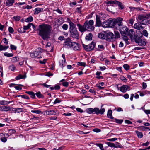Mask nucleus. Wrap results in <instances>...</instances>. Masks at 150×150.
<instances>
[{"instance_id": "obj_1", "label": "nucleus", "mask_w": 150, "mask_h": 150, "mask_svg": "<svg viewBox=\"0 0 150 150\" xmlns=\"http://www.w3.org/2000/svg\"><path fill=\"white\" fill-rule=\"evenodd\" d=\"M51 26L47 24H43L39 25L38 30L39 31L38 35L44 40H47L50 38L51 30Z\"/></svg>"}, {"instance_id": "obj_2", "label": "nucleus", "mask_w": 150, "mask_h": 150, "mask_svg": "<svg viewBox=\"0 0 150 150\" xmlns=\"http://www.w3.org/2000/svg\"><path fill=\"white\" fill-rule=\"evenodd\" d=\"M94 21L92 20L89 21L86 20L84 23L83 25H82L80 24H77V26L78 27L79 30L81 33L88 31H92L94 29Z\"/></svg>"}, {"instance_id": "obj_3", "label": "nucleus", "mask_w": 150, "mask_h": 150, "mask_svg": "<svg viewBox=\"0 0 150 150\" xmlns=\"http://www.w3.org/2000/svg\"><path fill=\"white\" fill-rule=\"evenodd\" d=\"M67 21L69 25V31L70 33V36L74 39H78L79 38V33L74 24L69 18H67Z\"/></svg>"}, {"instance_id": "obj_4", "label": "nucleus", "mask_w": 150, "mask_h": 150, "mask_svg": "<svg viewBox=\"0 0 150 150\" xmlns=\"http://www.w3.org/2000/svg\"><path fill=\"white\" fill-rule=\"evenodd\" d=\"M102 107L103 105L101 106V108L100 110L97 108H88L86 110L87 112L89 114L96 113L97 115L100 114L102 115L105 112V109L104 108H102Z\"/></svg>"}, {"instance_id": "obj_5", "label": "nucleus", "mask_w": 150, "mask_h": 150, "mask_svg": "<svg viewBox=\"0 0 150 150\" xmlns=\"http://www.w3.org/2000/svg\"><path fill=\"white\" fill-rule=\"evenodd\" d=\"M103 27H114V19H110L103 22L102 24Z\"/></svg>"}, {"instance_id": "obj_6", "label": "nucleus", "mask_w": 150, "mask_h": 150, "mask_svg": "<svg viewBox=\"0 0 150 150\" xmlns=\"http://www.w3.org/2000/svg\"><path fill=\"white\" fill-rule=\"evenodd\" d=\"M83 48L87 51H90L93 50L96 45V42L92 41L91 43L88 45H86L83 44Z\"/></svg>"}, {"instance_id": "obj_7", "label": "nucleus", "mask_w": 150, "mask_h": 150, "mask_svg": "<svg viewBox=\"0 0 150 150\" xmlns=\"http://www.w3.org/2000/svg\"><path fill=\"white\" fill-rule=\"evenodd\" d=\"M64 40V42L63 44L64 47L68 49L71 48L72 45H73L72 43L73 42H72L71 39L68 37L65 39Z\"/></svg>"}, {"instance_id": "obj_8", "label": "nucleus", "mask_w": 150, "mask_h": 150, "mask_svg": "<svg viewBox=\"0 0 150 150\" xmlns=\"http://www.w3.org/2000/svg\"><path fill=\"white\" fill-rule=\"evenodd\" d=\"M135 41L140 46H144L146 43V41L145 39H141L139 37H136L135 38Z\"/></svg>"}, {"instance_id": "obj_9", "label": "nucleus", "mask_w": 150, "mask_h": 150, "mask_svg": "<svg viewBox=\"0 0 150 150\" xmlns=\"http://www.w3.org/2000/svg\"><path fill=\"white\" fill-rule=\"evenodd\" d=\"M122 19L121 18H117L114 19V26H116L117 27V26L119 28L122 25Z\"/></svg>"}, {"instance_id": "obj_10", "label": "nucleus", "mask_w": 150, "mask_h": 150, "mask_svg": "<svg viewBox=\"0 0 150 150\" xmlns=\"http://www.w3.org/2000/svg\"><path fill=\"white\" fill-rule=\"evenodd\" d=\"M106 4H116L121 9H122L124 8V6L122 4L118 1L109 0L106 2Z\"/></svg>"}, {"instance_id": "obj_11", "label": "nucleus", "mask_w": 150, "mask_h": 150, "mask_svg": "<svg viewBox=\"0 0 150 150\" xmlns=\"http://www.w3.org/2000/svg\"><path fill=\"white\" fill-rule=\"evenodd\" d=\"M105 35L106 38V40L108 41H110L114 38L113 34L109 31H106L105 32Z\"/></svg>"}, {"instance_id": "obj_12", "label": "nucleus", "mask_w": 150, "mask_h": 150, "mask_svg": "<svg viewBox=\"0 0 150 150\" xmlns=\"http://www.w3.org/2000/svg\"><path fill=\"white\" fill-rule=\"evenodd\" d=\"M41 52L40 51H35L33 53H30V56L32 58H41Z\"/></svg>"}, {"instance_id": "obj_13", "label": "nucleus", "mask_w": 150, "mask_h": 150, "mask_svg": "<svg viewBox=\"0 0 150 150\" xmlns=\"http://www.w3.org/2000/svg\"><path fill=\"white\" fill-rule=\"evenodd\" d=\"M120 28V32L122 35H126L127 34V32L128 31L129 29L125 26L122 27L121 26Z\"/></svg>"}, {"instance_id": "obj_14", "label": "nucleus", "mask_w": 150, "mask_h": 150, "mask_svg": "<svg viewBox=\"0 0 150 150\" xmlns=\"http://www.w3.org/2000/svg\"><path fill=\"white\" fill-rule=\"evenodd\" d=\"M101 19L100 17L98 15H96V23L95 25L96 27L101 26L102 24L101 23Z\"/></svg>"}, {"instance_id": "obj_15", "label": "nucleus", "mask_w": 150, "mask_h": 150, "mask_svg": "<svg viewBox=\"0 0 150 150\" xmlns=\"http://www.w3.org/2000/svg\"><path fill=\"white\" fill-rule=\"evenodd\" d=\"M134 34L135 33L134 31V30L130 29L129 31H127L126 35L129 36L131 39H133L134 38Z\"/></svg>"}, {"instance_id": "obj_16", "label": "nucleus", "mask_w": 150, "mask_h": 150, "mask_svg": "<svg viewBox=\"0 0 150 150\" xmlns=\"http://www.w3.org/2000/svg\"><path fill=\"white\" fill-rule=\"evenodd\" d=\"M138 18L139 20H142L140 22V24L143 25H146L148 24L149 23V20L145 18H143L142 19H140L139 18V16L138 17Z\"/></svg>"}, {"instance_id": "obj_17", "label": "nucleus", "mask_w": 150, "mask_h": 150, "mask_svg": "<svg viewBox=\"0 0 150 150\" xmlns=\"http://www.w3.org/2000/svg\"><path fill=\"white\" fill-rule=\"evenodd\" d=\"M130 90V87L127 85H123L120 88V90L123 93H125L127 90Z\"/></svg>"}, {"instance_id": "obj_18", "label": "nucleus", "mask_w": 150, "mask_h": 150, "mask_svg": "<svg viewBox=\"0 0 150 150\" xmlns=\"http://www.w3.org/2000/svg\"><path fill=\"white\" fill-rule=\"evenodd\" d=\"M73 45H72V48L75 50H79L80 47V45L78 43L76 42H73Z\"/></svg>"}, {"instance_id": "obj_19", "label": "nucleus", "mask_w": 150, "mask_h": 150, "mask_svg": "<svg viewBox=\"0 0 150 150\" xmlns=\"http://www.w3.org/2000/svg\"><path fill=\"white\" fill-rule=\"evenodd\" d=\"M141 24L140 23H136L134 26V28L139 30H142L144 28V27L141 25Z\"/></svg>"}, {"instance_id": "obj_20", "label": "nucleus", "mask_w": 150, "mask_h": 150, "mask_svg": "<svg viewBox=\"0 0 150 150\" xmlns=\"http://www.w3.org/2000/svg\"><path fill=\"white\" fill-rule=\"evenodd\" d=\"M23 109L21 108H13L12 109V112L15 113H19L23 111Z\"/></svg>"}, {"instance_id": "obj_21", "label": "nucleus", "mask_w": 150, "mask_h": 150, "mask_svg": "<svg viewBox=\"0 0 150 150\" xmlns=\"http://www.w3.org/2000/svg\"><path fill=\"white\" fill-rule=\"evenodd\" d=\"M15 1L14 0H6V2H4V4H5L6 6L9 7L12 6Z\"/></svg>"}, {"instance_id": "obj_22", "label": "nucleus", "mask_w": 150, "mask_h": 150, "mask_svg": "<svg viewBox=\"0 0 150 150\" xmlns=\"http://www.w3.org/2000/svg\"><path fill=\"white\" fill-rule=\"evenodd\" d=\"M139 18L140 19H142L143 18H145L148 19L150 18V13H149L147 14H141L139 15Z\"/></svg>"}, {"instance_id": "obj_23", "label": "nucleus", "mask_w": 150, "mask_h": 150, "mask_svg": "<svg viewBox=\"0 0 150 150\" xmlns=\"http://www.w3.org/2000/svg\"><path fill=\"white\" fill-rule=\"evenodd\" d=\"M43 8H36L34 10V14H38L40 12L43 11Z\"/></svg>"}, {"instance_id": "obj_24", "label": "nucleus", "mask_w": 150, "mask_h": 150, "mask_svg": "<svg viewBox=\"0 0 150 150\" xmlns=\"http://www.w3.org/2000/svg\"><path fill=\"white\" fill-rule=\"evenodd\" d=\"M106 144L108 145V146H110L111 147H120L121 148L120 146L119 145H118L117 146H116L114 143H111L110 142H107L106 143Z\"/></svg>"}, {"instance_id": "obj_25", "label": "nucleus", "mask_w": 150, "mask_h": 150, "mask_svg": "<svg viewBox=\"0 0 150 150\" xmlns=\"http://www.w3.org/2000/svg\"><path fill=\"white\" fill-rule=\"evenodd\" d=\"M112 110H108V112L107 115L108 118L112 119H114V118L112 116Z\"/></svg>"}, {"instance_id": "obj_26", "label": "nucleus", "mask_w": 150, "mask_h": 150, "mask_svg": "<svg viewBox=\"0 0 150 150\" xmlns=\"http://www.w3.org/2000/svg\"><path fill=\"white\" fill-rule=\"evenodd\" d=\"M92 36L93 35L92 33H90L86 35L85 39L87 40H91L92 39Z\"/></svg>"}, {"instance_id": "obj_27", "label": "nucleus", "mask_w": 150, "mask_h": 150, "mask_svg": "<svg viewBox=\"0 0 150 150\" xmlns=\"http://www.w3.org/2000/svg\"><path fill=\"white\" fill-rule=\"evenodd\" d=\"M98 36L99 38L102 39H106V38L105 35V34L103 33H99L98 35Z\"/></svg>"}, {"instance_id": "obj_28", "label": "nucleus", "mask_w": 150, "mask_h": 150, "mask_svg": "<svg viewBox=\"0 0 150 150\" xmlns=\"http://www.w3.org/2000/svg\"><path fill=\"white\" fill-rule=\"evenodd\" d=\"M26 77V76L25 75H21L20 74L16 77V79L18 80L20 79H25Z\"/></svg>"}, {"instance_id": "obj_29", "label": "nucleus", "mask_w": 150, "mask_h": 150, "mask_svg": "<svg viewBox=\"0 0 150 150\" xmlns=\"http://www.w3.org/2000/svg\"><path fill=\"white\" fill-rule=\"evenodd\" d=\"M49 111V115H55L56 114V110H48Z\"/></svg>"}, {"instance_id": "obj_30", "label": "nucleus", "mask_w": 150, "mask_h": 150, "mask_svg": "<svg viewBox=\"0 0 150 150\" xmlns=\"http://www.w3.org/2000/svg\"><path fill=\"white\" fill-rule=\"evenodd\" d=\"M135 132L139 138H141L143 137V134L141 132H139L138 131H136Z\"/></svg>"}, {"instance_id": "obj_31", "label": "nucleus", "mask_w": 150, "mask_h": 150, "mask_svg": "<svg viewBox=\"0 0 150 150\" xmlns=\"http://www.w3.org/2000/svg\"><path fill=\"white\" fill-rule=\"evenodd\" d=\"M137 129L140 130L145 131L146 130V129H149V128L148 127L142 126L138 127H137Z\"/></svg>"}, {"instance_id": "obj_32", "label": "nucleus", "mask_w": 150, "mask_h": 150, "mask_svg": "<svg viewBox=\"0 0 150 150\" xmlns=\"http://www.w3.org/2000/svg\"><path fill=\"white\" fill-rule=\"evenodd\" d=\"M8 48H9L8 46H3L0 44V51L5 50Z\"/></svg>"}, {"instance_id": "obj_33", "label": "nucleus", "mask_w": 150, "mask_h": 150, "mask_svg": "<svg viewBox=\"0 0 150 150\" xmlns=\"http://www.w3.org/2000/svg\"><path fill=\"white\" fill-rule=\"evenodd\" d=\"M98 15L100 17V18H101V20H105V19L106 18L107 16L106 14L103 13L99 14Z\"/></svg>"}, {"instance_id": "obj_34", "label": "nucleus", "mask_w": 150, "mask_h": 150, "mask_svg": "<svg viewBox=\"0 0 150 150\" xmlns=\"http://www.w3.org/2000/svg\"><path fill=\"white\" fill-rule=\"evenodd\" d=\"M35 95H36L39 98H44V96L41 94V92L40 91L36 93Z\"/></svg>"}, {"instance_id": "obj_35", "label": "nucleus", "mask_w": 150, "mask_h": 150, "mask_svg": "<svg viewBox=\"0 0 150 150\" xmlns=\"http://www.w3.org/2000/svg\"><path fill=\"white\" fill-rule=\"evenodd\" d=\"M33 18L31 16H30L27 18L25 20V21L27 22H30L33 21Z\"/></svg>"}, {"instance_id": "obj_36", "label": "nucleus", "mask_w": 150, "mask_h": 150, "mask_svg": "<svg viewBox=\"0 0 150 150\" xmlns=\"http://www.w3.org/2000/svg\"><path fill=\"white\" fill-rule=\"evenodd\" d=\"M114 119L115 120V122L117 123L121 124H122L123 121V120L122 119L120 120L117 119L116 118H115Z\"/></svg>"}, {"instance_id": "obj_37", "label": "nucleus", "mask_w": 150, "mask_h": 150, "mask_svg": "<svg viewBox=\"0 0 150 150\" xmlns=\"http://www.w3.org/2000/svg\"><path fill=\"white\" fill-rule=\"evenodd\" d=\"M11 108V107L9 106H3V111H8Z\"/></svg>"}, {"instance_id": "obj_38", "label": "nucleus", "mask_w": 150, "mask_h": 150, "mask_svg": "<svg viewBox=\"0 0 150 150\" xmlns=\"http://www.w3.org/2000/svg\"><path fill=\"white\" fill-rule=\"evenodd\" d=\"M18 86H14V88H15L17 90H21L22 89V88L20 87L21 86H23V85H22L21 84H18Z\"/></svg>"}, {"instance_id": "obj_39", "label": "nucleus", "mask_w": 150, "mask_h": 150, "mask_svg": "<svg viewBox=\"0 0 150 150\" xmlns=\"http://www.w3.org/2000/svg\"><path fill=\"white\" fill-rule=\"evenodd\" d=\"M4 56L8 57H12L13 56V54L12 53H8V52H6L4 53Z\"/></svg>"}, {"instance_id": "obj_40", "label": "nucleus", "mask_w": 150, "mask_h": 150, "mask_svg": "<svg viewBox=\"0 0 150 150\" xmlns=\"http://www.w3.org/2000/svg\"><path fill=\"white\" fill-rule=\"evenodd\" d=\"M18 31L19 32L21 33H24L26 32V31L25 30L24 28H23L22 27L19 28L18 30Z\"/></svg>"}, {"instance_id": "obj_41", "label": "nucleus", "mask_w": 150, "mask_h": 150, "mask_svg": "<svg viewBox=\"0 0 150 150\" xmlns=\"http://www.w3.org/2000/svg\"><path fill=\"white\" fill-rule=\"evenodd\" d=\"M143 34L144 36L147 37L148 36V33L147 31L145 30H144L142 31Z\"/></svg>"}, {"instance_id": "obj_42", "label": "nucleus", "mask_w": 150, "mask_h": 150, "mask_svg": "<svg viewBox=\"0 0 150 150\" xmlns=\"http://www.w3.org/2000/svg\"><path fill=\"white\" fill-rule=\"evenodd\" d=\"M13 18L16 21H19L20 18L21 17L19 16H14L13 17Z\"/></svg>"}, {"instance_id": "obj_43", "label": "nucleus", "mask_w": 150, "mask_h": 150, "mask_svg": "<svg viewBox=\"0 0 150 150\" xmlns=\"http://www.w3.org/2000/svg\"><path fill=\"white\" fill-rule=\"evenodd\" d=\"M9 69L11 71H13L15 70V67L14 65H12L9 66Z\"/></svg>"}, {"instance_id": "obj_44", "label": "nucleus", "mask_w": 150, "mask_h": 150, "mask_svg": "<svg viewBox=\"0 0 150 150\" xmlns=\"http://www.w3.org/2000/svg\"><path fill=\"white\" fill-rule=\"evenodd\" d=\"M62 27L63 29L66 30L68 29V25L66 24H64L62 25Z\"/></svg>"}, {"instance_id": "obj_45", "label": "nucleus", "mask_w": 150, "mask_h": 150, "mask_svg": "<svg viewBox=\"0 0 150 150\" xmlns=\"http://www.w3.org/2000/svg\"><path fill=\"white\" fill-rule=\"evenodd\" d=\"M62 101L61 99L59 98H57L55 99L53 103L54 104L59 103L61 102Z\"/></svg>"}, {"instance_id": "obj_46", "label": "nucleus", "mask_w": 150, "mask_h": 150, "mask_svg": "<svg viewBox=\"0 0 150 150\" xmlns=\"http://www.w3.org/2000/svg\"><path fill=\"white\" fill-rule=\"evenodd\" d=\"M115 38H119L120 35L119 33L117 31H115Z\"/></svg>"}, {"instance_id": "obj_47", "label": "nucleus", "mask_w": 150, "mask_h": 150, "mask_svg": "<svg viewBox=\"0 0 150 150\" xmlns=\"http://www.w3.org/2000/svg\"><path fill=\"white\" fill-rule=\"evenodd\" d=\"M30 23H29L27 26H23V28L25 30L27 29H28L30 28Z\"/></svg>"}, {"instance_id": "obj_48", "label": "nucleus", "mask_w": 150, "mask_h": 150, "mask_svg": "<svg viewBox=\"0 0 150 150\" xmlns=\"http://www.w3.org/2000/svg\"><path fill=\"white\" fill-rule=\"evenodd\" d=\"M0 104L1 105H6L8 104L7 101L4 100L0 101Z\"/></svg>"}, {"instance_id": "obj_49", "label": "nucleus", "mask_w": 150, "mask_h": 150, "mask_svg": "<svg viewBox=\"0 0 150 150\" xmlns=\"http://www.w3.org/2000/svg\"><path fill=\"white\" fill-rule=\"evenodd\" d=\"M123 67L126 70H128L129 69V66L127 64H125L123 65Z\"/></svg>"}, {"instance_id": "obj_50", "label": "nucleus", "mask_w": 150, "mask_h": 150, "mask_svg": "<svg viewBox=\"0 0 150 150\" xmlns=\"http://www.w3.org/2000/svg\"><path fill=\"white\" fill-rule=\"evenodd\" d=\"M19 59V58L17 57H13L12 59V61L14 62H15L17 61H18Z\"/></svg>"}, {"instance_id": "obj_51", "label": "nucleus", "mask_w": 150, "mask_h": 150, "mask_svg": "<svg viewBox=\"0 0 150 150\" xmlns=\"http://www.w3.org/2000/svg\"><path fill=\"white\" fill-rule=\"evenodd\" d=\"M78 65L79 66H81L85 67L86 65V63L85 62H79L78 63Z\"/></svg>"}, {"instance_id": "obj_52", "label": "nucleus", "mask_w": 150, "mask_h": 150, "mask_svg": "<svg viewBox=\"0 0 150 150\" xmlns=\"http://www.w3.org/2000/svg\"><path fill=\"white\" fill-rule=\"evenodd\" d=\"M8 31L9 33H13L14 31L13 29L11 27H10L8 28Z\"/></svg>"}, {"instance_id": "obj_53", "label": "nucleus", "mask_w": 150, "mask_h": 150, "mask_svg": "<svg viewBox=\"0 0 150 150\" xmlns=\"http://www.w3.org/2000/svg\"><path fill=\"white\" fill-rule=\"evenodd\" d=\"M31 112H32L35 113L37 114H40L41 112V111L39 110H32Z\"/></svg>"}, {"instance_id": "obj_54", "label": "nucleus", "mask_w": 150, "mask_h": 150, "mask_svg": "<svg viewBox=\"0 0 150 150\" xmlns=\"http://www.w3.org/2000/svg\"><path fill=\"white\" fill-rule=\"evenodd\" d=\"M97 146H99L101 150H103L104 149L103 148V144H97Z\"/></svg>"}, {"instance_id": "obj_55", "label": "nucleus", "mask_w": 150, "mask_h": 150, "mask_svg": "<svg viewBox=\"0 0 150 150\" xmlns=\"http://www.w3.org/2000/svg\"><path fill=\"white\" fill-rule=\"evenodd\" d=\"M62 85L65 87H67L69 85V83L67 82H63L62 83Z\"/></svg>"}, {"instance_id": "obj_56", "label": "nucleus", "mask_w": 150, "mask_h": 150, "mask_svg": "<svg viewBox=\"0 0 150 150\" xmlns=\"http://www.w3.org/2000/svg\"><path fill=\"white\" fill-rule=\"evenodd\" d=\"M8 132L11 134L15 133L16 131L14 129H10L9 130Z\"/></svg>"}, {"instance_id": "obj_57", "label": "nucleus", "mask_w": 150, "mask_h": 150, "mask_svg": "<svg viewBox=\"0 0 150 150\" xmlns=\"http://www.w3.org/2000/svg\"><path fill=\"white\" fill-rule=\"evenodd\" d=\"M122 36H123V39L126 42H127L128 41V38L126 36V35H122Z\"/></svg>"}, {"instance_id": "obj_58", "label": "nucleus", "mask_w": 150, "mask_h": 150, "mask_svg": "<svg viewBox=\"0 0 150 150\" xmlns=\"http://www.w3.org/2000/svg\"><path fill=\"white\" fill-rule=\"evenodd\" d=\"M1 141L3 142H5L7 140V139L6 137H2L1 138Z\"/></svg>"}, {"instance_id": "obj_59", "label": "nucleus", "mask_w": 150, "mask_h": 150, "mask_svg": "<svg viewBox=\"0 0 150 150\" xmlns=\"http://www.w3.org/2000/svg\"><path fill=\"white\" fill-rule=\"evenodd\" d=\"M21 97L26 99H30L29 97L25 95H22V96H21Z\"/></svg>"}, {"instance_id": "obj_60", "label": "nucleus", "mask_w": 150, "mask_h": 150, "mask_svg": "<svg viewBox=\"0 0 150 150\" xmlns=\"http://www.w3.org/2000/svg\"><path fill=\"white\" fill-rule=\"evenodd\" d=\"M10 48L12 50H16V47L13 45H10Z\"/></svg>"}, {"instance_id": "obj_61", "label": "nucleus", "mask_w": 150, "mask_h": 150, "mask_svg": "<svg viewBox=\"0 0 150 150\" xmlns=\"http://www.w3.org/2000/svg\"><path fill=\"white\" fill-rule=\"evenodd\" d=\"M30 95V96L32 98L34 99L35 98V94L33 92H32Z\"/></svg>"}, {"instance_id": "obj_62", "label": "nucleus", "mask_w": 150, "mask_h": 150, "mask_svg": "<svg viewBox=\"0 0 150 150\" xmlns=\"http://www.w3.org/2000/svg\"><path fill=\"white\" fill-rule=\"evenodd\" d=\"M59 63L61 67L62 68L64 67L63 64V60H62L61 61H60L59 62Z\"/></svg>"}, {"instance_id": "obj_63", "label": "nucleus", "mask_w": 150, "mask_h": 150, "mask_svg": "<svg viewBox=\"0 0 150 150\" xmlns=\"http://www.w3.org/2000/svg\"><path fill=\"white\" fill-rule=\"evenodd\" d=\"M147 86L146 83L145 82H143L142 83V87L144 89H145Z\"/></svg>"}, {"instance_id": "obj_64", "label": "nucleus", "mask_w": 150, "mask_h": 150, "mask_svg": "<svg viewBox=\"0 0 150 150\" xmlns=\"http://www.w3.org/2000/svg\"><path fill=\"white\" fill-rule=\"evenodd\" d=\"M117 139L116 138H114L111 139H108V141H114L115 140H117Z\"/></svg>"}]
</instances>
